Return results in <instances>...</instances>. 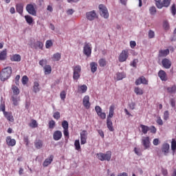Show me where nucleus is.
<instances>
[{
  "mask_svg": "<svg viewBox=\"0 0 176 176\" xmlns=\"http://www.w3.org/2000/svg\"><path fill=\"white\" fill-rule=\"evenodd\" d=\"M53 118L56 119V120H58V119H60V112L56 111L54 113Z\"/></svg>",
  "mask_w": 176,
  "mask_h": 176,
  "instance_id": "60",
  "label": "nucleus"
},
{
  "mask_svg": "<svg viewBox=\"0 0 176 176\" xmlns=\"http://www.w3.org/2000/svg\"><path fill=\"white\" fill-rule=\"evenodd\" d=\"M78 90L79 93H86L87 91V86L86 85L78 86Z\"/></svg>",
  "mask_w": 176,
  "mask_h": 176,
  "instance_id": "28",
  "label": "nucleus"
},
{
  "mask_svg": "<svg viewBox=\"0 0 176 176\" xmlns=\"http://www.w3.org/2000/svg\"><path fill=\"white\" fill-rule=\"evenodd\" d=\"M169 118H170V113L168 112V111H165L164 112V116H163L164 120H168Z\"/></svg>",
  "mask_w": 176,
  "mask_h": 176,
  "instance_id": "44",
  "label": "nucleus"
},
{
  "mask_svg": "<svg viewBox=\"0 0 176 176\" xmlns=\"http://www.w3.org/2000/svg\"><path fill=\"white\" fill-rule=\"evenodd\" d=\"M163 28L166 31H168V30H170V24L168 23V21H164Z\"/></svg>",
  "mask_w": 176,
  "mask_h": 176,
  "instance_id": "45",
  "label": "nucleus"
},
{
  "mask_svg": "<svg viewBox=\"0 0 176 176\" xmlns=\"http://www.w3.org/2000/svg\"><path fill=\"white\" fill-rule=\"evenodd\" d=\"M11 61H16L19 63L21 61V56L19 54H14L11 57Z\"/></svg>",
  "mask_w": 176,
  "mask_h": 176,
  "instance_id": "32",
  "label": "nucleus"
},
{
  "mask_svg": "<svg viewBox=\"0 0 176 176\" xmlns=\"http://www.w3.org/2000/svg\"><path fill=\"white\" fill-rule=\"evenodd\" d=\"M149 12H150V14L153 16L155 14H156V7L155 6H152L149 8Z\"/></svg>",
  "mask_w": 176,
  "mask_h": 176,
  "instance_id": "47",
  "label": "nucleus"
},
{
  "mask_svg": "<svg viewBox=\"0 0 176 176\" xmlns=\"http://www.w3.org/2000/svg\"><path fill=\"white\" fill-rule=\"evenodd\" d=\"M61 100H65V97H67V92L65 91H63L60 94Z\"/></svg>",
  "mask_w": 176,
  "mask_h": 176,
  "instance_id": "52",
  "label": "nucleus"
},
{
  "mask_svg": "<svg viewBox=\"0 0 176 176\" xmlns=\"http://www.w3.org/2000/svg\"><path fill=\"white\" fill-rule=\"evenodd\" d=\"M11 101L15 107H17L19 105V103L20 102V96L17 95H12L11 97Z\"/></svg>",
  "mask_w": 176,
  "mask_h": 176,
  "instance_id": "15",
  "label": "nucleus"
},
{
  "mask_svg": "<svg viewBox=\"0 0 176 176\" xmlns=\"http://www.w3.org/2000/svg\"><path fill=\"white\" fill-rule=\"evenodd\" d=\"M156 122L157 124H159V126H163V120H162V118L160 116L157 117Z\"/></svg>",
  "mask_w": 176,
  "mask_h": 176,
  "instance_id": "51",
  "label": "nucleus"
},
{
  "mask_svg": "<svg viewBox=\"0 0 176 176\" xmlns=\"http://www.w3.org/2000/svg\"><path fill=\"white\" fill-rule=\"evenodd\" d=\"M129 108L132 111L135 109V102H131V103H129Z\"/></svg>",
  "mask_w": 176,
  "mask_h": 176,
  "instance_id": "62",
  "label": "nucleus"
},
{
  "mask_svg": "<svg viewBox=\"0 0 176 176\" xmlns=\"http://www.w3.org/2000/svg\"><path fill=\"white\" fill-rule=\"evenodd\" d=\"M170 10H171V13H172L173 16H175V14H176L175 4H173V6L170 8Z\"/></svg>",
  "mask_w": 176,
  "mask_h": 176,
  "instance_id": "54",
  "label": "nucleus"
},
{
  "mask_svg": "<svg viewBox=\"0 0 176 176\" xmlns=\"http://www.w3.org/2000/svg\"><path fill=\"white\" fill-rule=\"evenodd\" d=\"M44 70L45 75H49L50 74H52V67L50 65H45L44 67Z\"/></svg>",
  "mask_w": 176,
  "mask_h": 176,
  "instance_id": "35",
  "label": "nucleus"
},
{
  "mask_svg": "<svg viewBox=\"0 0 176 176\" xmlns=\"http://www.w3.org/2000/svg\"><path fill=\"white\" fill-rule=\"evenodd\" d=\"M53 159H54V156L52 155L48 158L45 159L44 162L43 163V167H47V166L52 164V162H53Z\"/></svg>",
  "mask_w": 176,
  "mask_h": 176,
  "instance_id": "18",
  "label": "nucleus"
},
{
  "mask_svg": "<svg viewBox=\"0 0 176 176\" xmlns=\"http://www.w3.org/2000/svg\"><path fill=\"white\" fill-rule=\"evenodd\" d=\"M83 53L87 57L91 56V44L85 43L83 47Z\"/></svg>",
  "mask_w": 176,
  "mask_h": 176,
  "instance_id": "4",
  "label": "nucleus"
},
{
  "mask_svg": "<svg viewBox=\"0 0 176 176\" xmlns=\"http://www.w3.org/2000/svg\"><path fill=\"white\" fill-rule=\"evenodd\" d=\"M80 71H82V67H80V65H77L74 69V74H73V78L75 80H78L79 78H80Z\"/></svg>",
  "mask_w": 176,
  "mask_h": 176,
  "instance_id": "7",
  "label": "nucleus"
},
{
  "mask_svg": "<svg viewBox=\"0 0 176 176\" xmlns=\"http://www.w3.org/2000/svg\"><path fill=\"white\" fill-rule=\"evenodd\" d=\"M95 111L101 119H105V118H107V114L102 112V109H101L100 106H96L95 107Z\"/></svg>",
  "mask_w": 176,
  "mask_h": 176,
  "instance_id": "11",
  "label": "nucleus"
},
{
  "mask_svg": "<svg viewBox=\"0 0 176 176\" xmlns=\"http://www.w3.org/2000/svg\"><path fill=\"white\" fill-rule=\"evenodd\" d=\"M140 127L142 129V132L143 133V134H146L148 131H149V128L148 126L141 124Z\"/></svg>",
  "mask_w": 176,
  "mask_h": 176,
  "instance_id": "37",
  "label": "nucleus"
},
{
  "mask_svg": "<svg viewBox=\"0 0 176 176\" xmlns=\"http://www.w3.org/2000/svg\"><path fill=\"white\" fill-rule=\"evenodd\" d=\"M98 63L100 67H105L107 65V61L104 58L100 59Z\"/></svg>",
  "mask_w": 176,
  "mask_h": 176,
  "instance_id": "46",
  "label": "nucleus"
},
{
  "mask_svg": "<svg viewBox=\"0 0 176 176\" xmlns=\"http://www.w3.org/2000/svg\"><path fill=\"white\" fill-rule=\"evenodd\" d=\"M134 92L135 94H137V96H142L144 94V91L142 89L138 87H135Z\"/></svg>",
  "mask_w": 176,
  "mask_h": 176,
  "instance_id": "33",
  "label": "nucleus"
},
{
  "mask_svg": "<svg viewBox=\"0 0 176 176\" xmlns=\"http://www.w3.org/2000/svg\"><path fill=\"white\" fill-rule=\"evenodd\" d=\"M29 126L30 127H32V129H36V127H38V122L35 120H32Z\"/></svg>",
  "mask_w": 176,
  "mask_h": 176,
  "instance_id": "38",
  "label": "nucleus"
},
{
  "mask_svg": "<svg viewBox=\"0 0 176 176\" xmlns=\"http://www.w3.org/2000/svg\"><path fill=\"white\" fill-rule=\"evenodd\" d=\"M148 38H150V39H152V38H155V32H153V30H149Z\"/></svg>",
  "mask_w": 176,
  "mask_h": 176,
  "instance_id": "59",
  "label": "nucleus"
},
{
  "mask_svg": "<svg viewBox=\"0 0 176 176\" xmlns=\"http://www.w3.org/2000/svg\"><path fill=\"white\" fill-rule=\"evenodd\" d=\"M25 19L26 20V22L28 23V24H32L33 21H34V19L32 18L31 16L30 15H26L25 16Z\"/></svg>",
  "mask_w": 176,
  "mask_h": 176,
  "instance_id": "40",
  "label": "nucleus"
},
{
  "mask_svg": "<svg viewBox=\"0 0 176 176\" xmlns=\"http://www.w3.org/2000/svg\"><path fill=\"white\" fill-rule=\"evenodd\" d=\"M142 144L144 146V149H149L151 148V140H149V137H143L142 139Z\"/></svg>",
  "mask_w": 176,
  "mask_h": 176,
  "instance_id": "8",
  "label": "nucleus"
},
{
  "mask_svg": "<svg viewBox=\"0 0 176 176\" xmlns=\"http://www.w3.org/2000/svg\"><path fill=\"white\" fill-rule=\"evenodd\" d=\"M134 152H135V155H137L138 156H141V155H142V153H141V151H140V149L137 148V147L134 148Z\"/></svg>",
  "mask_w": 176,
  "mask_h": 176,
  "instance_id": "58",
  "label": "nucleus"
},
{
  "mask_svg": "<svg viewBox=\"0 0 176 176\" xmlns=\"http://www.w3.org/2000/svg\"><path fill=\"white\" fill-rule=\"evenodd\" d=\"M153 144L155 146H157V145L160 144V140H159V138H155L153 140Z\"/></svg>",
  "mask_w": 176,
  "mask_h": 176,
  "instance_id": "56",
  "label": "nucleus"
},
{
  "mask_svg": "<svg viewBox=\"0 0 176 176\" xmlns=\"http://www.w3.org/2000/svg\"><path fill=\"white\" fill-rule=\"evenodd\" d=\"M168 93H170V94H176V85H172L170 87H168L167 88Z\"/></svg>",
  "mask_w": 176,
  "mask_h": 176,
  "instance_id": "26",
  "label": "nucleus"
},
{
  "mask_svg": "<svg viewBox=\"0 0 176 176\" xmlns=\"http://www.w3.org/2000/svg\"><path fill=\"white\" fill-rule=\"evenodd\" d=\"M107 129H109V131H113V130H115L113 129V124L112 123V120H111V118L107 119Z\"/></svg>",
  "mask_w": 176,
  "mask_h": 176,
  "instance_id": "21",
  "label": "nucleus"
},
{
  "mask_svg": "<svg viewBox=\"0 0 176 176\" xmlns=\"http://www.w3.org/2000/svg\"><path fill=\"white\" fill-rule=\"evenodd\" d=\"M61 137H63V133L60 131H56L53 134L54 141H59L61 140Z\"/></svg>",
  "mask_w": 176,
  "mask_h": 176,
  "instance_id": "20",
  "label": "nucleus"
},
{
  "mask_svg": "<svg viewBox=\"0 0 176 176\" xmlns=\"http://www.w3.org/2000/svg\"><path fill=\"white\" fill-rule=\"evenodd\" d=\"M90 67H91V72H93V74H94V72H96V71H97V67H98L97 63L95 62H92L90 63Z\"/></svg>",
  "mask_w": 176,
  "mask_h": 176,
  "instance_id": "34",
  "label": "nucleus"
},
{
  "mask_svg": "<svg viewBox=\"0 0 176 176\" xmlns=\"http://www.w3.org/2000/svg\"><path fill=\"white\" fill-rule=\"evenodd\" d=\"M137 63H138V60L135 59L131 63V67H133V68H137Z\"/></svg>",
  "mask_w": 176,
  "mask_h": 176,
  "instance_id": "55",
  "label": "nucleus"
},
{
  "mask_svg": "<svg viewBox=\"0 0 176 176\" xmlns=\"http://www.w3.org/2000/svg\"><path fill=\"white\" fill-rule=\"evenodd\" d=\"M97 156L98 159H99V160H101V162H104V160L109 162L112 156V152L107 151L106 153H100L97 154Z\"/></svg>",
  "mask_w": 176,
  "mask_h": 176,
  "instance_id": "2",
  "label": "nucleus"
},
{
  "mask_svg": "<svg viewBox=\"0 0 176 176\" xmlns=\"http://www.w3.org/2000/svg\"><path fill=\"white\" fill-rule=\"evenodd\" d=\"M12 90L13 93L12 96H19L20 94V89H19V87L15 85H12Z\"/></svg>",
  "mask_w": 176,
  "mask_h": 176,
  "instance_id": "29",
  "label": "nucleus"
},
{
  "mask_svg": "<svg viewBox=\"0 0 176 176\" xmlns=\"http://www.w3.org/2000/svg\"><path fill=\"white\" fill-rule=\"evenodd\" d=\"M170 105L173 108H175V99L174 98H171L170 100Z\"/></svg>",
  "mask_w": 176,
  "mask_h": 176,
  "instance_id": "63",
  "label": "nucleus"
},
{
  "mask_svg": "<svg viewBox=\"0 0 176 176\" xmlns=\"http://www.w3.org/2000/svg\"><path fill=\"white\" fill-rule=\"evenodd\" d=\"M16 10L19 14H23V4H16Z\"/></svg>",
  "mask_w": 176,
  "mask_h": 176,
  "instance_id": "36",
  "label": "nucleus"
},
{
  "mask_svg": "<svg viewBox=\"0 0 176 176\" xmlns=\"http://www.w3.org/2000/svg\"><path fill=\"white\" fill-rule=\"evenodd\" d=\"M140 80L142 81V85H148V80L146 78H145V77H140Z\"/></svg>",
  "mask_w": 176,
  "mask_h": 176,
  "instance_id": "57",
  "label": "nucleus"
},
{
  "mask_svg": "<svg viewBox=\"0 0 176 176\" xmlns=\"http://www.w3.org/2000/svg\"><path fill=\"white\" fill-rule=\"evenodd\" d=\"M34 146L36 149H41L43 146V142L41 140H36L34 142Z\"/></svg>",
  "mask_w": 176,
  "mask_h": 176,
  "instance_id": "30",
  "label": "nucleus"
},
{
  "mask_svg": "<svg viewBox=\"0 0 176 176\" xmlns=\"http://www.w3.org/2000/svg\"><path fill=\"white\" fill-rule=\"evenodd\" d=\"M11 75H12L11 67H7L3 69L1 73V80H2V82H5V80H8V79L10 78Z\"/></svg>",
  "mask_w": 176,
  "mask_h": 176,
  "instance_id": "1",
  "label": "nucleus"
},
{
  "mask_svg": "<svg viewBox=\"0 0 176 176\" xmlns=\"http://www.w3.org/2000/svg\"><path fill=\"white\" fill-rule=\"evenodd\" d=\"M155 6L158 9H162L163 8V3L162 2V0H155Z\"/></svg>",
  "mask_w": 176,
  "mask_h": 176,
  "instance_id": "41",
  "label": "nucleus"
},
{
  "mask_svg": "<svg viewBox=\"0 0 176 176\" xmlns=\"http://www.w3.org/2000/svg\"><path fill=\"white\" fill-rule=\"evenodd\" d=\"M33 91L34 93H39L41 91V88L39 87V82H34L33 85Z\"/></svg>",
  "mask_w": 176,
  "mask_h": 176,
  "instance_id": "25",
  "label": "nucleus"
},
{
  "mask_svg": "<svg viewBox=\"0 0 176 176\" xmlns=\"http://www.w3.org/2000/svg\"><path fill=\"white\" fill-rule=\"evenodd\" d=\"M6 144L8 146H14L16 145V140L12 139L10 136H8L6 138Z\"/></svg>",
  "mask_w": 176,
  "mask_h": 176,
  "instance_id": "17",
  "label": "nucleus"
},
{
  "mask_svg": "<svg viewBox=\"0 0 176 176\" xmlns=\"http://www.w3.org/2000/svg\"><path fill=\"white\" fill-rule=\"evenodd\" d=\"M47 63V60L46 59H42L39 61V65H41V67H43V65H46Z\"/></svg>",
  "mask_w": 176,
  "mask_h": 176,
  "instance_id": "61",
  "label": "nucleus"
},
{
  "mask_svg": "<svg viewBox=\"0 0 176 176\" xmlns=\"http://www.w3.org/2000/svg\"><path fill=\"white\" fill-rule=\"evenodd\" d=\"M80 144L81 145H85L87 140V131H82L80 133Z\"/></svg>",
  "mask_w": 176,
  "mask_h": 176,
  "instance_id": "10",
  "label": "nucleus"
},
{
  "mask_svg": "<svg viewBox=\"0 0 176 176\" xmlns=\"http://www.w3.org/2000/svg\"><path fill=\"white\" fill-rule=\"evenodd\" d=\"M127 58H129V51L122 50L118 57L120 63H124V61H126Z\"/></svg>",
  "mask_w": 176,
  "mask_h": 176,
  "instance_id": "6",
  "label": "nucleus"
},
{
  "mask_svg": "<svg viewBox=\"0 0 176 176\" xmlns=\"http://www.w3.org/2000/svg\"><path fill=\"white\" fill-rule=\"evenodd\" d=\"M148 131H150L151 133H153V134L156 133V128L155 127V126H152L151 128H149Z\"/></svg>",
  "mask_w": 176,
  "mask_h": 176,
  "instance_id": "64",
  "label": "nucleus"
},
{
  "mask_svg": "<svg viewBox=\"0 0 176 176\" xmlns=\"http://www.w3.org/2000/svg\"><path fill=\"white\" fill-rule=\"evenodd\" d=\"M169 54H170V51L168 50V49L161 50H160V52H159V56L160 57H166V56H168Z\"/></svg>",
  "mask_w": 176,
  "mask_h": 176,
  "instance_id": "22",
  "label": "nucleus"
},
{
  "mask_svg": "<svg viewBox=\"0 0 176 176\" xmlns=\"http://www.w3.org/2000/svg\"><path fill=\"white\" fill-rule=\"evenodd\" d=\"M62 127L63 129V134L65 137L69 138V132L68 131V122L64 120L62 122Z\"/></svg>",
  "mask_w": 176,
  "mask_h": 176,
  "instance_id": "9",
  "label": "nucleus"
},
{
  "mask_svg": "<svg viewBox=\"0 0 176 176\" xmlns=\"http://www.w3.org/2000/svg\"><path fill=\"white\" fill-rule=\"evenodd\" d=\"M35 4H28L26 6V10L29 14H32V16H36V10H35Z\"/></svg>",
  "mask_w": 176,
  "mask_h": 176,
  "instance_id": "5",
  "label": "nucleus"
},
{
  "mask_svg": "<svg viewBox=\"0 0 176 176\" xmlns=\"http://www.w3.org/2000/svg\"><path fill=\"white\" fill-rule=\"evenodd\" d=\"M171 149L173 152H175L176 149V141L175 140L173 139L171 142Z\"/></svg>",
  "mask_w": 176,
  "mask_h": 176,
  "instance_id": "48",
  "label": "nucleus"
},
{
  "mask_svg": "<svg viewBox=\"0 0 176 176\" xmlns=\"http://www.w3.org/2000/svg\"><path fill=\"white\" fill-rule=\"evenodd\" d=\"M21 80L23 85H27V83H28V77L27 76H23Z\"/></svg>",
  "mask_w": 176,
  "mask_h": 176,
  "instance_id": "50",
  "label": "nucleus"
},
{
  "mask_svg": "<svg viewBox=\"0 0 176 176\" xmlns=\"http://www.w3.org/2000/svg\"><path fill=\"white\" fill-rule=\"evenodd\" d=\"M158 76L161 79V80L166 82L167 80V74L164 70H160L158 72Z\"/></svg>",
  "mask_w": 176,
  "mask_h": 176,
  "instance_id": "19",
  "label": "nucleus"
},
{
  "mask_svg": "<svg viewBox=\"0 0 176 176\" xmlns=\"http://www.w3.org/2000/svg\"><path fill=\"white\" fill-rule=\"evenodd\" d=\"M52 46H53V43L52 42V41L50 40L47 41L45 43L46 49H50V47H52Z\"/></svg>",
  "mask_w": 176,
  "mask_h": 176,
  "instance_id": "49",
  "label": "nucleus"
},
{
  "mask_svg": "<svg viewBox=\"0 0 176 176\" xmlns=\"http://www.w3.org/2000/svg\"><path fill=\"white\" fill-rule=\"evenodd\" d=\"M53 61H60L61 60V54L56 53L52 57Z\"/></svg>",
  "mask_w": 176,
  "mask_h": 176,
  "instance_id": "31",
  "label": "nucleus"
},
{
  "mask_svg": "<svg viewBox=\"0 0 176 176\" xmlns=\"http://www.w3.org/2000/svg\"><path fill=\"white\" fill-rule=\"evenodd\" d=\"M6 54H7L6 50H3L0 53V60L1 61H3V60L6 58Z\"/></svg>",
  "mask_w": 176,
  "mask_h": 176,
  "instance_id": "42",
  "label": "nucleus"
},
{
  "mask_svg": "<svg viewBox=\"0 0 176 176\" xmlns=\"http://www.w3.org/2000/svg\"><path fill=\"white\" fill-rule=\"evenodd\" d=\"M54 126H56V122L54 120H51L49 122V128L50 129H54Z\"/></svg>",
  "mask_w": 176,
  "mask_h": 176,
  "instance_id": "53",
  "label": "nucleus"
},
{
  "mask_svg": "<svg viewBox=\"0 0 176 176\" xmlns=\"http://www.w3.org/2000/svg\"><path fill=\"white\" fill-rule=\"evenodd\" d=\"M162 63L164 68L168 69L171 67V61H170V60L168 58L163 59Z\"/></svg>",
  "mask_w": 176,
  "mask_h": 176,
  "instance_id": "16",
  "label": "nucleus"
},
{
  "mask_svg": "<svg viewBox=\"0 0 176 176\" xmlns=\"http://www.w3.org/2000/svg\"><path fill=\"white\" fill-rule=\"evenodd\" d=\"M162 152L164 156H167L170 153V144L168 143H164L162 146Z\"/></svg>",
  "mask_w": 176,
  "mask_h": 176,
  "instance_id": "12",
  "label": "nucleus"
},
{
  "mask_svg": "<svg viewBox=\"0 0 176 176\" xmlns=\"http://www.w3.org/2000/svg\"><path fill=\"white\" fill-rule=\"evenodd\" d=\"M74 146L76 148V151H79L80 149V142L79 140H76L74 142Z\"/></svg>",
  "mask_w": 176,
  "mask_h": 176,
  "instance_id": "43",
  "label": "nucleus"
},
{
  "mask_svg": "<svg viewBox=\"0 0 176 176\" xmlns=\"http://www.w3.org/2000/svg\"><path fill=\"white\" fill-rule=\"evenodd\" d=\"M82 105L86 108V109H89L90 108V97L89 96H85L82 99Z\"/></svg>",
  "mask_w": 176,
  "mask_h": 176,
  "instance_id": "13",
  "label": "nucleus"
},
{
  "mask_svg": "<svg viewBox=\"0 0 176 176\" xmlns=\"http://www.w3.org/2000/svg\"><path fill=\"white\" fill-rule=\"evenodd\" d=\"M171 3V0H163L162 8H168Z\"/></svg>",
  "mask_w": 176,
  "mask_h": 176,
  "instance_id": "39",
  "label": "nucleus"
},
{
  "mask_svg": "<svg viewBox=\"0 0 176 176\" xmlns=\"http://www.w3.org/2000/svg\"><path fill=\"white\" fill-rule=\"evenodd\" d=\"M3 115L5 118H6V119L9 120V122H14V118H13V116H12V113L4 111Z\"/></svg>",
  "mask_w": 176,
  "mask_h": 176,
  "instance_id": "24",
  "label": "nucleus"
},
{
  "mask_svg": "<svg viewBox=\"0 0 176 176\" xmlns=\"http://www.w3.org/2000/svg\"><path fill=\"white\" fill-rule=\"evenodd\" d=\"M86 17L89 21H93V20H95L97 17V14L96 13V11H90L87 12Z\"/></svg>",
  "mask_w": 176,
  "mask_h": 176,
  "instance_id": "14",
  "label": "nucleus"
},
{
  "mask_svg": "<svg viewBox=\"0 0 176 176\" xmlns=\"http://www.w3.org/2000/svg\"><path fill=\"white\" fill-rule=\"evenodd\" d=\"M100 14L104 19H108L109 17V13L107 7L102 4L99 5Z\"/></svg>",
  "mask_w": 176,
  "mask_h": 176,
  "instance_id": "3",
  "label": "nucleus"
},
{
  "mask_svg": "<svg viewBox=\"0 0 176 176\" xmlns=\"http://www.w3.org/2000/svg\"><path fill=\"white\" fill-rule=\"evenodd\" d=\"M114 111H115V107L113 105L110 106L107 119H111V118L113 117Z\"/></svg>",
  "mask_w": 176,
  "mask_h": 176,
  "instance_id": "27",
  "label": "nucleus"
},
{
  "mask_svg": "<svg viewBox=\"0 0 176 176\" xmlns=\"http://www.w3.org/2000/svg\"><path fill=\"white\" fill-rule=\"evenodd\" d=\"M124 78H126V73L118 72L116 74V80H122V79H124Z\"/></svg>",
  "mask_w": 176,
  "mask_h": 176,
  "instance_id": "23",
  "label": "nucleus"
}]
</instances>
